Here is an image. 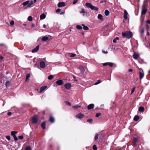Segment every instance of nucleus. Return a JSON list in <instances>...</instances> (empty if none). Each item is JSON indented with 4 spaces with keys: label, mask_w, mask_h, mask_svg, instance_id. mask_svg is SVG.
I'll list each match as a JSON object with an SVG mask.
<instances>
[{
    "label": "nucleus",
    "mask_w": 150,
    "mask_h": 150,
    "mask_svg": "<svg viewBox=\"0 0 150 150\" xmlns=\"http://www.w3.org/2000/svg\"><path fill=\"white\" fill-rule=\"evenodd\" d=\"M0 58L2 60L4 58V57L2 56H1L0 57Z\"/></svg>",
    "instance_id": "nucleus-63"
},
{
    "label": "nucleus",
    "mask_w": 150,
    "mask_h": 150,
    "mask_svg": "<svg viewBox=\"0 0 150 150\" xmlns=\"http://www.w3.org/2000/svg\"><path fill=\"white\" fill-rule=\"evenodd\" d=\"M133 71V69H130L129 70V71L132 72Z\"/></svg>",
    "instance_id": "nucleus-62"
},
{
    "label": "nucleus",
    "mask_w": 150,
    "mask_h": 150,
    "mask_svg": "<svg viewBox=\"0 0 150 150\" xmlns=\"http://www.w3.org/2000/svg\"><path fill=\"white\" fill-rule=\"evenodd\" d=\"M82 25L83 27V29L84 30H88V28L87 26H85L84 24H82Z\"/></svg>",
    "instance_id": "nucleus-30"
},
{
    "label": "nucleus",
    "mask_w": 150,
    "mask_h": 150,
    "mask_svg": "<svg viewBox=\"0 0 150 150\" xmlns=\"http://www.w3.org/2000/svg\"><path fill=\"white\" fill-rule=\"evenodd\" d=\"M69 56L71 57H74L76 56V54L72 53H70L69 54Z\"/></svg>",
    "instance_id": "nucleus-31"
},
{
    "label": "nucleus",
    "mask_w": 150,
    "mask_h": 150,
    "mask_svg": "<svg viewBox=\"0 0 150 150\" xmlns=\"http://www.w3.org/2000/svg\"><path fill=\"white\" fill-rule=\"evenodd\" d=\"M34 2L32 1H31L30 2V3L29 2V4L28 6V7H30L33 4H34Z\"/></svg>",
    "instance_id": "nucleus-36"
},
{
    "label": "nucleus",
    "mask_w": 150,
    "mask_h": 150,
    "mask_svg": "<svg viewBox=\"0 0 150 150\" xmlns=\"http://www.w3.org/2000/svg\"><path fill=\"white\" fill-rule=\"evenodd\" d=\"M87 122L91 124H92L93 122V120L91 118L87 120Z\"/></svg>",
    "instance_id": "nucleus-34"
},
{
    "label": "nucleus",
    "mask_w": 150,
    "mask_h": 150,
    "mask_svg": "<svg viewBox=\"0 0 150 150\" xmlns=\"http://www.w3.org/2000/svg\"><path fill=\"white\" fill-rule=\"evenodd\" d=\"M63 83V81L62 80H59L57 81L54 83V86L55 87H57L58 86L61 85Z\"/></svg>",
    "instance_id": "nucleus-3"
},
{
    "label": "nucleus",
    "mask_w": 150,
    "mask_h": 150,
    "mask_svg": "<svg viewBox=\"0 0 150 150\" xmlns=\"http://www.w3.org/2000/svg\"><path fill=\"white\" fill-rule=\"evenodd\" d=\"M17 133V132L16 131H12L11 132V134L12 135V136L13 137L14 136H15L16 135V134Z\"/></svg>",
    "instance_id": "nucleus-27"
},
{
    "label": "nucleus",
    "mask_w": 150,
    "mask_h": 150,
    "mask_svg": "<svg viewBox=\"0 0 150 150\" xmlns=\"http://www.w3.org/2000/svg\"><path fill=\"white\" fill-rule=\"evenodd\" d=\"M139 119V116L138 115H135L134 118V120L135 121H138Z\"/></svg>",
    "instance_id": "nucleus-24"
},
{
    "label": "nucleus",
    "mask_w": 150,
    "mask_h": 150,
    "mask_svg": "<svg viewBox=\"0 0 150 150\" xmlns=\"http://www.w3.org/2000/svg\"><path fill=\"white\" fill-rule=\"evenodd\" d=\"M41 38V37L39 38L38 39V40H39V39H41L42 41H45L49 39V37L47 36H44V37H42Z\"/></svg>",
    "instance_id": "nucleus-7"
},
{
    "label": "nucleus",
    "mask_w": 150,
    "mask_h": 150,
    "mask_svg": "<svg viewBox=\"0 0 150 150\" xmlns=\"http://www.w3.org/2000/svg\"><path fill=\"white\" fill-rule=\"evenodd\" d=\"M76 28L77 29L79 30H81L82 29V27L81 26L79 25H78L76 26Z\"/></svg>",
    "instance_id": "nucleus-32"
},
{
    "label": "nucleus",
    "mask_w": 150,
    "mask_h": 150,
    "mask_svg": "<svg viewBox=\"0 0 150 150\" xmlns=\"http://www.w3.org/2000/svg\"><path fill=\"white\" fill-rule=\"evenodd\" d=\"M43 28H46V25L45 24H44L43 25Z\"/></svg>",
    "instance_id": "nucleus-64"
},
{
    "label": "nucleus",
    "mask_w": 150,
    "mask_h": 150,
    "mask_svg": "<svg viewBox=\"0 0 150 150\" xmlns=\"http://www.w3.org/2000/svg\"><path fill=\"white\" fill-rule=\"evenodd\" d=\"M14 22L13 20L11 21L10 22V24L11 25H13L14 24Z\"/></svg>",
    "instance_id": "nucleus-45"
},
{
    "label": "nucleus",
    "mask_w": 150,
    "mask_h": 150,
    "mask_svg": "<svg viewBox=\"0 0 150 150\" xmlns=\"http://www.w3.org/2000/svg\"><path fill=\"white\" fill-rule=\"evenodd\" d=\"M94 106V105L93 104H90L88 106V110H90L92 109Z\"/></svg>",
    "instance_id": "nucleus-18"
},
{
    "label": "nucleus",
    "mask_w": 150,
    "mask_h": 150,
    "mask_svg": "<svg viewBox=\"0 0 150 150\" xmlns=\"http://www.w3.org/2000/svg\"><path fill=\"white\" fill-rule=\"evenodd\" d=\"M86 6L87 7L90 8L92 10H94L97 11L98 10V8L97 7L94 6L91 3H86Z\"/></svg>",
    "instance_id": "nucleus-2"
},
{
    "label": "nucleus",
    "mask_w": 150,
    "mask_h": 150,
    "mask_svg": "<svg viewBox=\"0 0 150 150\" xmlns=\"http://www.w3.org/2000/svg\"><path fill=\"white\" fill-rule=\"evenodd\" d=\"M147 11V10L146 8L142 9V10L141 12V13L142 14H145Z\"/></svg>",
    "instance_id": "nucleus-22"
},
{
    "label": "nucleus",
    "mask_w": 150,
    "mask_h": 150,
    "mask_svg": "<svg viewBox=\"0 0 150 150\" xmlns=\"http://www.w3.org/2000/svg\"><path fill=\"white\" fill-rule=\"evenodd\" d=\"M101 82V81H100V80H98V81L97 82H96L95 83V85H97L99 83H100Z\"/></svg>",
    "instance_id": "nucleus-47"
},
{
    "label": "nucleus",
    "mask_w": 150,
    "mask_h": 150,
    "mask_svg": "<svg viewBox=\"0 0 150 150\" xmlns=\"http://www.w3.org/2000/svg\"><path fill=\"white\" fill-rule=\"evenodd\" d=\"M78 0H74L73 2V4H76L78 2Z\"/></svg>",
    "instance_id": "nucleus-51"
},
{
    "label": "nucleus",
    "mask_w": 150,
    "mask_h": 150,
    "mask_svg": "<svg viewBox=\"0 0 150 150\" xmlns=\"http://www.w3.org/2000/svg\"><path fill=\"white\" fill-rule=\"evenodd\" d=\"M18 138L20 139H22L23 138V135H21L18 136Z\"/></svg>",
    "instance_id": "nucleus-48"
},
{
    "label": "nucleus",
    "mask_w": 150,
    "mask_h": 150,
    "mask_svg": "<svg viewBox=\"0 0 150 150\" xmlns=\"http://www.w3.org/2000/svg\"><path fill=\"white\" fill-rule=\"evenodd\" d=\"M104 104L101 105H100V108H100V109H104Z\"/></svg>",
    "instance_id": "nucleus-49"
},
{
    "label": "nucleus",
    "mask_w": 150,
    "mask_h": 150,
    "mask_svg": "<svg viewBox=\"0 0 150 150\" xmlns=\"http://www.w3.org/2000/svg\"><path fill=\"white\" fill-rule=\"evenodd\" d=\"M107 65H108V62L104 63L103 64V66H106Z\"/></svg>",
    "instance_id": "nucleus-52"
},
{
    "label": "nucleus",
    "mask_w": 150,
    "mask_h": 150,
    "mask_svg": "<svg viewBox=\"0 0 150 150\" xmlns=\"http://www.w3.org/2000/svg\"><path fill=\"white\" fill-rule=\"evenodd\" d=\"M79 69L81 70H83L84 69V68H83V67L82 66V65H80L79 66Z\"/></svg>",
    "instance_id": "nucleus-46"
},
{
    "label": "nucleus",
    "mask_w": 150,
    "mask_h": 150,
    "mask_svg": "<svg viewBox=\"0 0 150 150\" xmlns=\"http://www.w3.org/2000/svg\"><path fill=\"white\" fill-rule=\"evenodd\" d=\"M128 13L126 10H124V18L125 19H127L128 18Z\"/></svg>",
    "instance_id": "nucleus-9"
},
{
    "label": "nucleus",
    "mask_w": 150,
    "mask_h": 150,
    "mask_svg": "<svg viewBox=\"0 0 150 150\" xmlns=\"http://www.w3.org/2000/svg\"><path fill=\"white\" fill-rule=\"evenodd\" d=\"M40 67L42 68H44L45 67V64L44 62L41 61L40 62Z\"/></svg>",
    "instance_id": "nucleus-16"
},
{
    "label": "nucleus",
    "mask_w": 150,
    "mask_h": 150,
    "mask_svg": "<svg viewBox=\"0 0 150 150\" xmlns=\"http://www.w3.org/2000/svg\"><path fill=\"white\" fill-rule=\"evenodd\" d=\"M7 115H8V116H11V115H12V113H11V112H8L7 113Z\"/></svg>",
    "instance_id": "nucleus-53"
},
{
    "label": "nucleus",
    "mask_w": 150,
    "mask_h": 150,
    "mask_svg": "<svg viewBox=\"0 0 150 150\" xmlns=\"http://www.w3.org/2000/svg\"><path fill=\"white\" fill-rule=\"evenodd\" d=\"M144 108L143 107H139V110L140 112H143L144 111Z\"/></svg>",
    "instance_id": "nucleus-29"
},
{
    "label": "nucleus",
    "mask_w": 150,
    "mask_h": 150,
    "mask_svg": "<svg viewBox=\"0 0 150 150\" xmlns=\"http://www.w3.org/2000/svg\"><path fill=\"white\" fill-rule=\"evenodd\" d=\"M46 17V15L44 13H42L40 15V19H43Z\"/></svg>",
    "instance_id": "nucleus-19"
},
{
    "label": "nucleus",
    "mask_w": 150,
    "mask_h": 150,
    "mask_svg": "<svg viewBox=\"0 0 150 150\" xmlns=\"http://www.w3.org/2000/svg\"><path fill=\"white\" fill-rule=\"evenodd\" d=\"M102 52L104 54H107L108 53V51H104L103 50H102Z\"/></svg>",
    "instance_id": "nucleus-57"
},
{
    "label": "nucleus",
    "mask_w": 150,
    "mask_h": 150,
    "mask_svg": "<svg viewBox=\"0 0 150 150\" xmlns=\"http://www.w3.org/2000/svg\"><path fill=\"white\" fill-rule=\"evenodd\" d=\"M10 84V82L9 81H6V87H7L9 86Z\"/></svg>",
    "instance_id": "nucleus-33"
},
{
    "label": "nucleus",
    "mask_w": 150,
    "mask_h": 150,
    "mask_svg": "<svg viewBox=\"0 0 150 150\" xmlns=\"http://www.w3.org/2000/svg\"><path fill=\"white\" fill-rule=\"evenodd\" d=\"M28 19L30 21H32L33 20V18L31 16H29L28 18Z\"/></svg>",
    "instance_id": "nucleus-35"
},
{
    "label": "nucleus",
    "mask_w": 150,
    "mask_h": 150,
    "mask_svg": "<svg viewBox=\"0 0 150 150\" xmlns=\"http://www.w3.org/2000/svg\"><path fill=\"white\" fill-rule=\"evenodd\" d=\"M61 11V9L60 8H58L56 11V12L57 13Z\"/></svg>",
    "instance_id": "nucleus-55"
},
{
    "label": "nucleus",
    "mask_w": 150,
    "mask_h": 150,
    "mask_svg": "<svg viewBox=\"0 0 150 150\" xmlns=\"http://www.w3.org/2000/svg\"><path fill=\"white\" fill-rule=\"evenodd\" d=\"M105 14L106 16L108 15L110 13V12L108 10H106L105 11Z\"/></svg>",
    "instance_id": "nucleus-28"
},
{
    "label": "nucleus",
    "mask_w": 150,
    "mask_h": 150,
    "mask_svg": "<svg viewBox=\"0 0 150 150\" xmlns=\"http://www.w3.org/2000/svg\"><path fill=\"white\" fill-rule=\"evenodd\" d=\"M25 150H31V149L30 146H28L25 148Z\"/></svg>",
    "instance_id": "nucleus-40"
},
{
    "label": "nucleus",
    "mask_w": 150,
    "mask_h": 150,
    "mask_svg": "<svg viewBox=\"0 0 150 150\" xmlns=\"http://www.w3.org/2000/svg\"><path fill=\"white\" fill-rule=\"evenodd\" d=\"M53 78V76L52 75H50L48 77V79L49 80H51Z\"/></svg>",
    "instance_id": "nucleus-37"
},
{
    "label": "nucleus",
    "mask_w": 150,
    "mask_h": 150,
    "mask_svg": "<svg viewBox=\"0 0 150 150\" xmlns=\"http://www.w3.org/2000/svg\"><path fill=\"white\" fill-rule=\"evenodd\" d=\"M134 90H135V87H134L132 90L131 94L132 93L134 92Z\"/></svg>",
    "instance_id": "nucleus-54"
},
{
    "label": "nucleus",
    "mask_w": 150,
    "mask_h": 150,
    "mask_svg": "<svg viewBox=\"0 0 150 150\" xmlns=\"http://www.w3.org/2000/svg\"><path fill=\"white\" fill-rule=\"evenodd\" d=\"M103 16L101 14H99L98 15V19H99L101 21H103Z\"/></svg>",
    "instance_id": "nucleus-20"
},
{
    "label": "nucleus",
    "mask_w": 150,
    "mask_h": 150,
    "mask_svg": "<svg viewBox=\"0 0 150 150\" xmlns=\"http://www.w3.org/2000/svg\"><path fill=\"white\" fill-rule=\"evenodd\" d=\"M139 56V55L138 54L134 53L133 55V57L134 59H137Z\"/></svg>",
    "instance_id": "nucleus-13"
},
{
    "label": "nucleus",
    "mask_w": 150,
    "mask_h": 150,
    "mask_svg": "<svg viewBox=\"0 0 150 150\" xmlns=\"http://www.w3.org/2000/svg\"><path fill=\"white\" fill-rule=\"evenodd\" d=\"M138 140V139L137 138H134L133 141V146H136L137 144V143Z\"/></svg>",
    "instance_id": "nucleus-8"
},
{
    "label": "nucleus",
    "mask_w": 150,
    "mask_h": 150,
    "mask_svg": "<svg viewBox=\"0 0 150 150\" xmlns=\"http://www.w3.org/2000/svg\"><path fill=\"white\" fill-rule=\"evenodd\" d=\"M80 13L81 14H82L83 16H85L86 15V12L85 11V9L84 8H82L81 11L80 12Z\"/></svg>",
    "instance_id": "nucleus-15"
},
{
    "label": "nucleus",
    "mask_w": 150,
    "mask_h": 150,
    "mask_svg": "<svg viewBox=\"0 0 150 150\" xmlns=\"http://www.w3.org/2000/svg\"><path fill=\"white\" fill-rule=\"evenodd\" d=\"M64 86L67 89H70L71 87V85L70 83H67Z\"/></svg>",
    "instance_id": "nucleus-11"
},
{
    "label": "nucleus",
    "mask_w": 150,
    "mask_h": 150,
    "mask_svg": "<svg viewBox=\"0 0 150 150\" xmlns=\"http://www.w3.org/2000/svg\"><path fill=\"white\" fill-rule=\"evenodd\" d=\"M13 137L15 141H17L18 140V139L16 136Z\"/></svg>",
    "instance_id": "nucleus-50"
},
{
    "label": "nucleus",
    "mask_w": 150,
    "mask_h": 150,
    "mask_svg": "<svg viewBox=\"0 0 150 150\" xmlns=\"http://www.w3.org/2000/svg\"><path fill=\"white\" fill-rule=\"evenodd\" d=\"M146 28L147 30H148L149 29V27L148 26V25H146Z\"/></svg>",
    "instance_id": "nucleus-61"
},
{
    "label": "nucleus",
    "mask_w": 150,
    "mask_h": 150,
    "mask_svg": "<svg viewBox=\"0 0 150 150\" xmlns=\"http://www.w3.org/2000/svg\"><path fill=\"white\" fill-rule=\"evenodd\" d=\"M39 45L37 46L35 48L32 50V52L34 53L37 52L39 50Z\"/></svg>",
    "instance_id": "nucleus-14"
},
{
    "label": "nucleus",
    "mask_w": 150,
    "mask_h": 150,
    "mask_svg": "<svg viewBox=\"0 0 150 150\" xmlns=\"http://www.w3.org/2000/svg\"><path fill=\"white\" fill-rule=\"evenodd\" d=\"M84 116V115L83 114L79 113L76 115V117L79 119H81Z\"/></svg>",
    "instance_id": "nucleus-5"
},
{
    "label": "nucleus",
    "mask_w": 150,
    "mask_h": 150,
    "mask_svg": "<svg viewBox=\"0 0 150 150\" xmlns=\"http://www.w3.org/2000/svg\"><path fill=\"white\" fill-rule=\"evenodd\" d=\"M122 35L123 38H130L132 37L133 34L131 32L126 31L125 33L122 32Z\"/></svg>",
    "instance_id": "nucleus-1"
},
{
    "label": "nucleus",
    "mask_w": 150,
    "mask_h": 150,
    "mask_svg": "<svg viewBox=\"0 0 150 150\" xmlns=\"http://www.w3.org/2000/svg\"><path fill=\"white\" fill-rule=\"evenodd\" d=\"M29 1H27L25 2H23L22 4V5L24 7H26V8L30 7H28V6L29 4Z\"/></svg>",
    "instance_id": "nucleus-6"
},
{
    "label": "nucleus",
    "mask_w": 150,
    "mask_h": 150,
    "mask_svg": "<svg viewBox=\"0 0 150 150\" xmlns=\"http://www.w3.org/2000/svg\"><path fill=\"white\" fill-rule=\"evenodd\" d=\"M64 11H62L60 13V14L61 15H62L64 13Z\"/></svg>",
    "instance_id": "nucleus-60"
},
{
    "label": "nucleus",
    "mask_w": 150,
    "mask_h": 150,
    "mask_svg": "<svg viewBox=\"0 0 150 150\" xmlns=\"http://www.w3.org/2000/svg\"><path fill=\"white\" fill-rule=\"evenodd\" d=\"M6 139L8 141H9L11 139V137L9 136H6Z\"/></svg>",
    "instance_id": "nucleus-44"
},
{
    "label": "nucleus",
    "mask_w": 150,
    "mask_h": 150,
    "mask_svg": "<svg viewBox=\"0 0 150 150\" xmlns=\"http://www.w3.org/2000/svg\"><path fill=\"white\" fill-rule=\"evenodd\" d=\"M50 121L52 123H53L54 121V117H50L49 119Z\"/></svg>",
    "instance_id": "nucleus-26"
},
{
    "label": "nucleus",
    "mask_w": 150,
    "mask_h": 150,
    "mask_svg": "<svg viewBox=\"0 0 150 150\" xmlns=\"http://www.w3.org/2000/svg\"><path fill=\"white\" fill-rule=\"evenodd\" d=\"M65 5V3L64 2H60L59 3L57 6L59 7H64Z\"/></svg>",
    "instance_id": "nucleus-10"
},
{
    "label": "nucleus",
    "mask_w": 150,
    "mask_h": 150,
    "mask_svg": "<svg viewBox=\"0 0 150 150\" xmlns=\"http://www.w3.org/2000/svg\"><path fill=\"white\" fill-rule=\"evenodd\" d=\"M81 107L80 105H77L73 106V108L75 110H76L79 108H80Z\"/></svg>",
    "instance_id": "nucleus-25"
},
{
    "label": "nucleus",
    "mask_w": 150,
    "mask_h": 150,
    "mask_svg": "<svg viewBox=\"0 0 150 150\" xmlns=\"http://www.w3.org/2000/svg\"><path fill=\"white\" fill-rule=\"evenodd\" d=\"M142 70V72L140 71L139 72V78L140 79H142L144 76V73L143 70L141 69Z\"/></svg>",
    "instance_id": "nucleus-12"
},
{
    "label": "nucleus",
    "mask_w": 150,
    "mask_h": 150,
    "mask_svg": "<svg viewBox=\"0 0 150 150\" xmlns=\"http://www.w3.org/2000/svg\"><path fill=\"white\" fill-rule=\"evenodd\" d=\"M146 23L148 24H150V20H147L146 21Z\"/></svg>",
    "instance_id": "nucleus-58"
},
{
    "label": "nucleus",
    "mask_w": 150,
    "mask_h": 150,
    "mask_svg": "<svg viewBox=\"0 0 150 150\" xmlns=\"http://www.w3.org/2000/svg\"><path fill=\"white\" fill-rule=\"evenodd\" d=\"M116 39H114V40H113V42L114 43H116V42H117V41H116Z\"/></svg>",
    "instance_id": "nucleus-59"
},
{
    "label": "nucleus",
    "mask_w": 150,
    "mask_h": 150,
    "mask_svg": "<svg viewBox=\"0 0 150 150\" xmlns=\"http://www.w3.org/2000/svg\"><path fill=\"white\" fill-rule=\"evenodd\" d=\"M30 74H28L26 76V80H25V81L26 82L28 81H29V78L30 77Z\"/></svg>",
    "instance_id": "nucleus-23"
},
{
    "label": "nucleus",
    "mask_w": 150,
    "mask_h": 150,
    "mask_svg": "<svg viewBox=\"0 0 150 150\" xmlns=\"http://www.w3.org/2000/svg\"><path fill=\"white\" fill-rule=\"evenodd\" d=\"M101 115V113L99 112L96 113V117H98Z\"/></svg>",
    "instance_id": "nucleus-42"
},
{
    "label": "nucleus",
    "mask_w": 150,
    "mask_h": 150,
    "mask_svg": "<svg viewBox=\"0 0 150 150\" xmlns=\"http://www.w3.org/2000/svg\"><path fill=\"white\" fill-rule=\"evenodd\" d=\"M47 88V86H43L42 87H41L40 93H41L45 89Z\"/></svg>",
    "instance_id": "nucleus-21"
},
{
    "label": "nucleus",
    "mask_w": 150,
    "mask_h": 150,
    "mask_svg": "<svg viewBox=\"0 0 150 150\" xmlns=\"http://www.w3.org/2000/svg\"><path fill=\"white\" fill-rule=\"evenodd\" d=\"M98 134H96L95 137V140H96L98 139Z\"/></svg>",
    "instance_id": "nucleus-43"
},
{
    "label": "nucleus",
    "mask_w": 150,
    "mask_h": 150,
    "mask_svg": "<svg viewBox=\"0 0 150 150\" xmlns=\"http://www.w3.org/2000/svg\"><path fill=\"white\" fill-rule=\"evenodd\" d=\"M114 64L112 62H108V65L110 67H112L113 66Z\"/></svg>",
    "instance_id": "nucleus-38"
},
{
    "label": "nucleus",
    "mask_w": 150,
    "mask_h": 150,
    "mask_svg": "<svg viewBox=\"0 0 150 150\" xmlns=\"http://www.w3.org/2000/svg\"><path fill=\"white\" fill-rule=\"evenodd\" d=\"M45 125H46V122L45 121L41 123V127L43 129H45Z\"/></svg>",
    "instance_id": "nucleus-17"
},
{
    "label": "nucleus",
    "mask_w": 150,
    "mask_h": 150,
    "mask_svg": "<svg viewBox=\"0 0 150 150\" xmlns=\"http://www.w3.org/2000/svg\"><path fill=\"white\" fill-rule=\"evenodd\" d=\"M93 150H97V147L96 145L93 146Z\"/></svg>",
    "instance_id": "nucleus-41"
},
{
    "label": "nucleus",
    "mask_w": 150,
    "mask_h": 150,
    "mask_svg": "<svg viewBox=\"0 0 150 150\" xmlns=\"http://www.w3.org/2000/svg\"><path fill=\"white\" fill-rule=\"evenodd\" d=\"M144 33V28H143L142 30V31L141 32V34H143Z\"/></svg>",
    "instance_id": "nucleus-56"
},
{
    "label": "nucleus",
    "mask_w": 150,
    "mask_h": 150,
    "mask_svg": "<svg viewBox=\"0 0 150 150\" xmlns=\"http://www.w3.org/2000/svg\"><path fill=\"white\" fill-rule=\"evenodd\" d=\"M38 115H35L34 116L31 120L32 123L34 124H36L38 121Z\"/></svg>",
    "instance_id": "nucleus-4"
},
{
    "label": "nucleus",
    "mask_w": 150,
    "mask_h": 150,
    "mask_svg": "<svg viewBox=\"0 0 150 150\" xmlns=\"http://www.w3.org/2000/svg\"><path fill=\"white\" fill-rule=\"evenodd\" d=\"M146 1H144V4H143L142 5V9H146V8H145V4H144V3H146Z\"/></svg>",
    "instance_id": "nucleus-39"
}]
</instances>
